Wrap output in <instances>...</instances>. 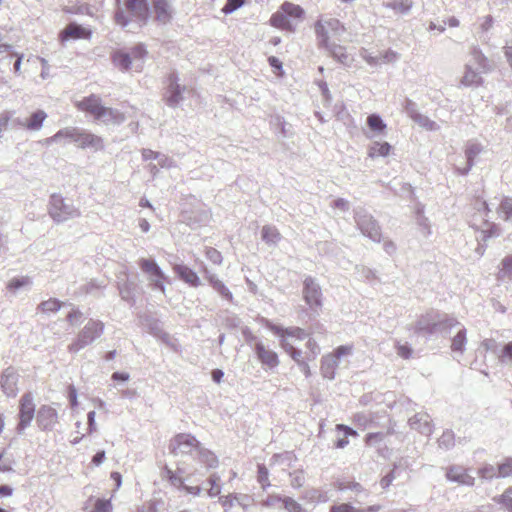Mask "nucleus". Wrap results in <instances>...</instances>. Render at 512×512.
Masks as SVG:
<instances>
[{"instance_id":"1","label":"nucleus","mask_w":512,"mask_h":512,"mask_svg":"<svg viewBox=\"0 0 512 512\" xmlns=\"http://www.w3.org/2000/svg\"><path fill=\"white\" fill-rule=\"evenodd\" d=\"M116 3L115 21L121 27L125 28L132 22L139 26L148 23L151 15L148 0H116Z\"/></svg>"},{"instance_id":"2","label":"nucleus","mask_w":512,"mask_h":512,"mask_svg":"<svg viewBox=\"0 0 512 512\" xmlns=\"http://www.w3.org/2000/svg\"><path fill=\"white\" fill-rule=\"evenodd\" d=\"M77 107L105 125H120L126 120L125 115L118 109L102 105L101 99L96 95L83 98L77 103Z\"/></svg>"},{"instance_id":"3","label":"nucleus","mask_w":512,"mask_h":512,"mask_svg":"<svg viewBox=\"0 0 512 512\" xmlns=\"http://www.w3.org/2000/svg\"><path fill=\"white\" fill-rule=\"evenodd\" d=\"M491 69L487 57L482 51L473 46L470 50V59L465 65L464 75L460 84L465 87L478 86L482 83V74Z\"/></svg>"},{"instance_id":"4","label":"nucleus","mask_w":512,"mask_h":512,"mask_svg":"<svg viewBox=\"0 0 512 512\" xmlns=\"http://www.w3.org/2000/svg\"><path fill=\"white\" fill-rule=\"evenodd\" d=\"M304 10L301 6L291 2H284L280 9L270 19L272 26L293 31L296 24L303 18Z\"/></svg>"},{"instance_id":"5","label":"nucleus","mask_w":512,"mask_h":512,"mask_svg":"<svg viewBox=\"0 0 512 512\" xmlns=\"http://www.w3.org/2000/svg\"><path fill=\"white\" fill-rule=\"evenodd\" d=\"M48 213L57 224L80 216V211L71 201L65 200L60 194L50 197Z\"/></svg>"},{"instance_id":"6","label":"nucleus","mask_w":512,"mask_h":512,"mask_svg":"<svg viewBox=\"0 0 512 512\" xmlns=\"http://www.w3.org/2000/svg\"><path fill=\"white\" fill-rule=\"evenodd\" d=\"M104 332V324L100 320L90 319L77 335V338L68 346L71 353H77L92 344Z\"/></svg>"},{"instance_id":"7","label":"nucleus","mask_w":512,"mask_h":512,"mask_svg":"<svg viewBox=\"0 0 512 512\" xmlns=\"http://www.w3.org/2000/svg\"><path fill=\"white\" fill-rule=\"evenodd\" d=\"M315 32L319 45H328L331 38L340 40L345 32V27L338 19L321 17L315 24Z\"/></svg>"},{"instance_id":"8","label":"nucleus","mask_w":512,"mask_h":512,"mask_svg":"<svg viewBox=\"0 0 512 512\" xmlns=\"http://www.w3.org/2000/svg\"><path fill=\"white\" fill-rule=\"evenodd\" d=\"M354 219L361 233L374 242H380L381 230L373 218L364 208L358 207L354 210Z\"/></svg>"},{"instance_id":"9","label":"nucleus","mask_w":512,"mask_h":512,"mask_svg":"<svg viewBox=\"0 0 512 512\" xmlns=\"http://www.w3.org/2000/svg\"><path fill=\"white\" fill-rule=\"evenodd\" d=\"M200 447L199 441L191 434L180 433L171 439L169 450L174 456L194 455Z\"/></svg>"},{"instance_id":"10","label":"nucleus","mask_w":512,"mask_h":512,"mask_svg":"<svg viewBox=\"0 0 512 512\" xmlns=\"http://www.w3.org/2000/svg\"><path fill=\"white\" fill-rule=\"evenodd\" d=\"M139 266L147 275L149 285L152 289L160 290L162 293H165L167 276L163 273L159 265L154 260L142 258L139 260Z\"/></svg>"},{"instance_id":"11","label":"nucleus","mask_w":512,"mask_h":512,"mask_svg":"<svg viewBox=\"0 0 512 512\" xmlns=\"http://www.w3.org/2000/svg\"><path fill=\"white\" fill-rule=\"evenodd\" d=\"M439 325H441V322L438 320V312L431 311L417 320L414 330L418 335L430 338L437 335Z\"/></svg>"},{"instance_id":"12","label":"nucleus","mask_w":512,"mask_h":512,"mask_svg":"<svg viewBox=\"0 0 512 512\" xmlns=\"http://www.w3.org/2000/svg\"><path fill=\"white\" fill-rule=\"evenodd\" d=\"M303 298L311 309L322 306V291L320 285L312 277H306L303 282Z\"/></svg>"},{"instance_id":"13","label":"nucleus","mask_w":512,"mask_h":512,"mask_svg":"<svg viewBox=\"0 0 512 512\" xmlns=\"http://www.w3.org/2000/svg\"><path fill=\"white\" fill-rule=\"evenodd\" d=\"M35 413V405L33 403V398L30 394H24L20 401V411H19V423L17 425V432L22 434L23 431L31 424V421L34 418Z\"/></svg>"},{"instance_id":"14","label":"nucleus","mask_w":512,"mask_h":512,"mask_svg":"<svg viewBox=\"0 0 512 512\" xmlns=\"http://www.w3.org/2000/svg\"><path fill=\"white\" fill-rule=\"evenodd\" d=\"M484 152V147L480 143L470 140L465 146L466 166L457 168L461 175H467L471 168L476 164L478 156Z\"/></svg>"},{"instance_id":"15","label":"nucleus","mask_w":512,"mask_h":512,"mask_svg":"<svg viewBox=\"0 0 512 512\" xmlns=\"http://www.w3.org/2000/svg\"><path fill=\"white\" fill-rule=\"evenodd\" d=\"M186 90L185 86L178 83V76L171 73L168 77V87L166 92V102L170 107H176L182 100V93Z\"/></svg>"},{"instance_id":"16","label":"nucleus","mask_w":512,"mask_h":512,"mask_svg":"<svg viewBox=\"0 0 512 512\" xmlns=\"http://www.w3.org/2000/svg\"><path fill=\"white\" fill-rule=\"evenodd\" d=\"M173 0H151L153 11L155 14V20L162 24L167 25L173 19Z\"/></svg>"},{"instance_id":"17","label":"nucleus","mask_w":512,"mask_h":512,"mask_svg":"<svg viewBox=\"0 0 512 512\" xmlns=\"http://www.w3.org/2000/svg\"><path fill=\"white\" fill-rule=\"evenodd\" d=\"M266 327L276 334L280 339L295 338L297 340H304L307 338V333L299 327H290L284 328L279 325L272 323L271 321H266Z\"/></svg>"},{"instance_id":"18","label":"nucleus","mask_w":512,"mask_h":512,"mask_svg":"<svg viewBox=\"0 0 512 512\" xmlns=\"http://www.w3.org/2000/svg\"><path fill=\"white\" fill-rule=\"evenodd\" d=\"M254 351L262 365L270 369L276 368L279 365L278 354L267 348L262 342L255 343Z\"/></svg>"},{"instance_id":"19","label":"nucleus","mask_w":512,"mask_h":512,"mask_svg":"<svg viewBox=\"0 0 512 512\" xmlns=\"http://www.w3.org/2000/svg\"><path fill=\"white\" fill-rule=\"evenodd\" d=\"M76 144L79 148L86 149L90 148L95 151L104 148L103 139L93 133H90L84 129L79 128Z\"/></svg>"},{"instance_id":"20","label":"nucleus","mask_w":512,"mask_h":512,"mask_svg":"<svg viewBox=\"0 0 512 512\" xmlns=\"http://www.w3.org/2000/svg\"><path fill=\"white\" fill-rule=\"evenodd\" d=\"M406 109L410 118L420 127L428 131H436L439 129V126L435 121L417 111L416 105L413 102L408 101Z\"/></svg>"},{"instance_id":"21","label":"nucleus","mask_w":512,"mask_h":512,"mask_svg":"<svg viewBox=\"0 0 512 512\" xmlns=\"http://www.w3.org/2000/svg\"><path fill=\"white\" fill-rule=\"evenodd\" d=\"M18 374L13 368H7L1 375V388L8 397H15L18 393Z\"/></svg>"},{"instance_id":"22","label":"nucleus","mask_w":512,"mask_h":512,"mask_svg":"<svg viewBox=\"0 0 512 512\" xmlns=\"http://www.w3.org/2000/svg\"><path fill=\"white\" fill-rule=\"evenodd\" d=\"M39 427L43 430H51L57 423L58 415L54 408L50 406H42L36 417Z\"/></svg>"},{"instance_id":"23","label":"nucleus","mask_w":512,"mask_h":512,"mask_svg":"<svg viewBox=\"0 0 512 512\" xmlns=\"http://www.w3.org/2000/svg\"><path fill=\"white\" fill-rule=\"evenodd\" d=\"M204 277L210 284V286L214 289L215 292L219 294L224 300L228 302H233V294L229 290V288L221 281L218 276L208 269L204 270Z\"/></svg>"},{"instance_id":"24","label":"nucleus","mask_w":512,"mask_h":512,"mask_svg":"<svg viewBox=\"0 0 512 512\" xmlns=\"http://www.w3.org/2000/svg\"><path fill=\"white\" fill-rule=\"evenodd\" d=\"M409 425L423 435H431L433 425L430 416L427 413H417L409 419Z\"/></svg>"},{"instance_id":"25","label":"nucleus","mask_w":512,"mask_h":512,"mask_svg":"<svg viewBox=\"0 0 512 512\" xmlns=\"http://www.w3.org/2000/svg\"><path fill=\"white\" fill-rule=\"evenodd\" d=\"M446 477L451 482L461 485L473 486L475 478L467 473L461 466H451L446 471Z\"/></svg>"},{"instance_id":"26","label":"nucleus","mask_w":512,"mask_h":512,"mask_svg":"<svg viewBox=\"0 0 512 512\" xmlns=\"http://www.w3.org/2000/svg\"><path fill=\"white\" fill-rule=\"evenodd\" d=\"M225 510L233 508L238 505L242 510H246L251 504V497L246 494H229L219 498Z\"/></svg>"},{"instance_id":"27","label":"nucleus","mask_w":512,"mask_h":512,"mask_svg":"<svg viewBox=\"0 0 512 512\" xmlns=\"http://www.w3.org/2000/svg\"><path fill=\"white\" fill-rule=\"evenodd\" d=\"M174 271L181 280H183L190 286L198 287L201 285V281L197 273L190 269L188 266L180 264L175 265Z\"/></svg>"},{"instance_id":"28","label":"nucleus","mask_w":512,"mask_h":512,"mask_svg":"<svg viewBox=\"0 0 512 512\" xmlns=\"http://www.w3.org/2000/svg\"><path fill=\"white\" fill-rule=\"evenodd\" d=\"M339 365V361L335 359L330 353L324 355L321 359V374L324 378L333 380L336 375V369Z\"/></svg>"},{"instance_id":"29","label":"nucleus","mask_w":512,"mask_h":512,"mask_svg":"<svg viewBox=\"0 0 512 512\" xmlns=\"http://www.w3.org/2000/svg\"><path fill=\"white\" fill-rule=\"evenodd\" d=\"M90 35L85 28L77 23L68 24L65 29L61 32L60 37L62 41H66L69 38L81 39L86 38Z\"/></svg>"},{"instance_id":"30","label":"nucleus","mask_w":512,"mask_h":512,"mask_svg":"<svg viewBox=\"0 0 512 512\" xmlns=\"http://www.w3.org/2000/svg\"><path fill=\"white\" fill-rule=\"evenodd\" d=\"M321 47H324L329 54L338 62L342 64H348L350 61V57L346 52L345 47L336 44L335 42H328V45H320Z\"/></svg>"},{"instance_id":"31","label":"nucleus","mask_w":512,"mask_h":512,"mask_svg":"<svg viewBox=\"0 0 512 512\" xmlns=\"http://www.w3.org/2000/svg\"><path fill=\"white\" fill-rule=\"evenodd\" d=\"M47 118V113L44 110H37L33 112L30 117L22 125L30 131H39L44 121Z\"/></svg>"},{"instance_id":"32","label":"nucleus","mask_w":512,"mask_h":512,"mask_svg":"<svg viewBox=\"0 0 512 512\" xmlns=\"http://www.w3.org/2000/svg\"><path fill=\"white\" fill-rule=\"evenodd\" d=\"M113 64L121 71H128L133 68L131 55L123 50H116L112 54Z\"/></svg>"},{"instance_id":"33","label":"nucleus","mask_w":512,"mask_h":512,"mask_svg":"<svg viewBox=\"0 0 512 512\" xmlns=\"http://www.w3.org/2000/svg\"><path fill=\"white\" fill-rule=\"evenodd\" d=\"M438 320H440L441 325L437 327V335L440 334L444 337L450 334L452 328L456 326H461L460 322H458L456 318L448 316L446 314H440L439 312Z\"/></svg>"},{"instance_id":"34","label":"nucleus","mask_w":512,"mask_h":512,"mask_svg":"<svg viewBox=\"0 0 512 512\" xmlns=\"http://www.w3.org/2000/svg\"><path fill=\"white\" fill-rule=\"evenodd\" d=\"M128 53L131 55V62L133 64V68L136 71H140L142 69L144 58L147 54L145 46L143 44H137L134 47H132L130 52Z\"/></svg>"},{"instance_id":"35","label":"nucleus","mask_w":512,"mask_h":512,"mask_svg":"<svg viewBox=\"0 0 512 512\" xmlns=\"http://www.w3.org/2000/svg\"><path fill=\"white\" fill-rule=\"evenodd\" d=\"M32 285V280L28 276L16 277L12 278L8 284L7 289L12 294H17L19 291L23 289H28Z\"/></svg>"},{"instance_id":"36","label":"nucleus","mask_w":512,"mask_h":512,"mask_svg":"<svg viewBox=\"0 0 512 512\" xmlns=\"http://www.w3.org/2000/svg\"><path fill=\"white\" fill-rule=\"evenodd\" d=\"M466 329L461 325L456 335L452 338L451 349L453 352L463 354L466 346Z\"/></svg>"},{"instance_id":"37","label":"nucleus","mask_w":512,"mask_h":512,"mask_svg":"<svg viewBox=\"0 0 512 512\" xmlns=\"http://www.w3.org/2000/svg\"><path fill=\"white\" fill-rule=\"evenodd\" d=\"M499 281L505 282L512 280V255H508L501 261V267L497 274Z\"/></svg>"},{"instance_id":"38","label":"nucleus","mask_w":512,"mask_h":512,"mask_svg":"<svg viewBox=\"0 0 512 512\" xmlns=\"http://www.w3.org/2000/svg\"><path fill=\"white\" fill-rule=\"evenodd\" d=\"M79 128L78 127H65L56 132L59 143L67 144V143H76L77 135Z\"/></svg>"},{"instance_id":"39","label":"nucleus","mask_w":512,"mask_h":512,"mask_svg":"<svg viewBox=\"0 0 512 512\" xmlns=\"http://www.w3.org/2000/svg\"><path fill=\"white\" fill-rule=\"evenodd\" d=\"M119 294L124 301L134 303L135 283L128 280L118 283Z\"/></svg>"},{"instance_id":"40","label":"nucleus","mask_w":512,"mask_h":512,"mask_svg":"<svg viewBox=\"0 0 512 512\" xmlns=\"http://www.w3.org/2000/svg\"><path fill=\"white\" fill-rule=\"evenodd\" d=\"M196 456L199 461L205 464L208 468H215L218 465V459L211 451L203 448L201 445L197 450Z\"/></svg>"},{"instance_id":"41","label":"nucleus","mask_w":512,"mask_h":512,"mask_svg":"<svg viewBox=\"0 0 512 512\" xmlns=\"http://www.w3.org/2000/svg\"><path fill=\"white\" fill-rule=\"evenodd\" d=\"M262 240L265 241L268 245H276L280 239L281 235L278 230L273 227L266 225L261 230Z\"/></svg>"},{"instance_id":"42","label":"nucleus","mask_w":512,"mask_h":512,"mask_svg":"<svg viewBox=\"0 0 512 512\" xmlns=\"http://www.w3.org/2000/svg\"><path fill=\"white\" fill-rule=\"evenodd\" d=\"M280 346L298 365L304 362L302 358V351L296 349L290 341L287 339H280Z\"/></svg>"},{"instance_id":"43","label":"nucleus","mask_w":512,"mask_h":512,"mask_svg":"<svg viewBox=\"0 0 512 512\" xmlns=\"http://www.w3.org/2000/svg\"><path fill=\"white\" fill-rule=\"evenodd\" d=\"M336 487L339 491L351 490V491L355 492L357 495H361L364 497L368 496V492L358 482L339 481V482H337Z\"/></svg>"},{"instance_id":"44","label":"nucleus","mask_w":512,"mask_h":512,"mask_svg":"<svg viewBox=\"0 0 512 512\" xmlns=\"http://www.w3.org/2000/svg\"><path fill=\"white\" fill-rule=\"evenodd\" d=\"M206 482L210 486L207 489V494L209 497L214 498V497L220 495V493H221V485H220L221 477L218 474H216V473L211 474Z\"/></svg>"},{"instance_id":"45","label":"nucleus","mask_w":512,"mask_h":512,"mask_svg":"<svg viewBox=\"0 0 512 512\" xmlns=\"http://www.w3.org/2000/svg\"><path fill=\"white\" fill-rule=\"evenodd\" d=\"M498 213L505 221L512 223V198L504 197L501 200Z\"/></svg>"},{"instance_id":"46","label":"nucleus","mask_w":512,"mask_h":512,"mask_svg":"<svg viewBox=\"0 0 512 512\" xmlns=\"http://www.w3.org/2000/svg\"><path fill=\"white\" fill-rule=\"evenodd\" d=\"M391 145L387 142H374L369 150V156L374 158L378 156L385 157L389 154Z\"/></svg>"},{"instance_id":"47","label":"nucleus","mask_w":512,"mask_h":512,"mask_svg":"<svg viewBox=\"0 0 512 512\" xmlns=\"http://www.w3.org/2000/svg\"><path fill=\"white\" fill-rule=\"evenodd\" d=\"M487 228L482 229L477 236V239L479 241L486 242L490 238L498 237L500 235L499 228L494 223H488V221L485 222Z\"/></svg>"},{"instance_id":"48","label":"nucleus","mask_w":512,"mask_h":512,"mask_svg":"<svg viewBox=\"0 0 512 512\" xmlns=\"http://www.w3.org/2000/svg\"><path fill=\"white\" fill-rule=\"evenodd\" d=\"M367 125L373 132L378 134L383 133L386 129V124L378 114H371L368 116Z\"/></svg>"},{"instance_id":"49","label":"nucleus","mask_w":512,"mask_h":512,"mask_svg":"<svg viewBox=\"0 0 512 512\" xmlns=\"http://www.w3.org/2000/svg\"><path fill=\"white\" fill-rule=\"evenodd\" d=\"M455 445V435L450 429L445 430L438 439V446L441 449L449 450Z\"/></svg>"},{"instance_id":"50","label":"nucleus","mask_w":512,"mask_h":512,"mask_svg":"<svg viewBox=\"0 0 512 512\" xmlns=\"http://www.w3.org/2000/svg\"><path fill=\"white\" fill-rule=\"evenodd\" d=\"M61 308V302L58 299L51 298L38 305V310L42 313H55Z\"/></svg>"},{"instance_id":"51","label":"nucleus","mask_w":512,"mask_h":512,"mask_svg":"<svg viewBox=\"0 0 512 512\" xmlns=\"http://www.w3.org/2000/svg\"><path fill=\"white\" fill-rule=\"evenodd\" d=\"M386 7H389L401 14H407L412 7V2L408 0H394L387 3Z\"/></svg>"},{"instance_id":"52","label":"nucleus","mask_w":512,"mask_h":512,"mask_svg":"<svg viewBox=\"0 0 512 512\" xmlns=\"http://www.w3.org/2000/svg\"><path fill=\"white\" fill-rule=\"evenodd\" d=\"M497 502L501 504L507 512H512V486L504 491L497 499Z\"/></svg>"},{"instance_id":"53","label":"nucleus","mask_w":512,"mask_h":512,"mask_svg":"<svg viewBox=\"0 0 512 512\" xmlns=\"http://www.w3.org/2000/svg\"><path fill=\"white\" fill-rule=\"evenodd\" d=\"M479 476L486 480H491L498 477L497 466L486 464L481 469H479Z\"/></svg>"},{"instance_id":"54","label":"nucleus","mask_w":512,"mask_h":512,"mask_svg":"<svg viewBox=\"0 0 512 512\" xmlns=\"http://www.w3.org/2000/svg\"><path fill=\"white\" fill-rule=\"evenodd\" d=\"M284 497L279 494H269L266 499L262 500V505L267 508H275L283 506Z\"/></svg>"},{"instance_id":"55","label":"nucleus","mask_w":512,"mask_h":512,"mask_svg":"<svg viewBox=\"0 0 512 512\" xmlns=\"http://www.w3.org/2000/svg\"><path fill=\"white\" fill-rule=\"evenodd\" d=\"M498 477L506 478L512 475V458H506L497 465Z\"/></svg>"},{"instance_id":"56","label":"nucleus","mask_w":512,"mask_h":512,"mask_svg":"<svg viewBox=\"0 0 512 512\" xmlns=\"http://www.w3.org/2000/svg\"><path fill=\"white\" fill-rule=\"evenodd\" d=\"M269 472L267 467L264 464H258V475L257 480L261 484L263 489H266L270 486L269 482Z\"/></svg>"},{"instance_id":"57","label":"nucleus","mask_w":512,"mask_h":512,"mask_svg":"<svg viewBox=\"0 0 512 512\" xmlns=\"http://www.w3.org/2000/svg\"><path fill=\"white\" fill-rule=\"evenodd\" d=\"M283 507L287 512H306V510L291 497H284Z\"/></svg>"},{"instance_id":"58","label":"nucleus","mask_w":512,"mask_h":512,"mask_svg":"<svg viewBox=\"0 0 512 512\" xmlns=\"http://www.w3.org/2000/svg\"><path fill=\"white\" fill-rule=\"evenodd\" d=\"M306 346L308 349L307 358L309 360L315 359L320 353V346L318 345V343L313 338H309L306 343Z\"/></svg>"},{"instance_id":"59","label":"nucleus","mask_w":512,"mask_h":512,"mask_svg":"<svg viewBox=\"0 0 512 512\" xmlns=\"http://www.w3.org/2000/svg\"><path fill=\"white\" fill-rule=\"evenodd\" d=\"M112 504L107 499H97L95 501L94 509L91 512H111Z\"/></svg>"},{"instance_id":"60","label":"nucleus","mask_w":512,"mask_h":512,"mask_svg":"<svg viewBox=\"0 0 512 512\" xmlns=\"http://www.w3.org/2000/svg\"><path fill=\"white\" fill-rule=\"evenodd\" d=\"M499 359L504 364L512 363V341L502 348Z\"/></svg>"},{"instance_id":"61","label":"nucleus","mask_w":512,"mask_h":512,"mask_svg":"<svg viewBox=\"0 0 512 512\" xmlns=\"http://www.w3.org/2000/svg\"><path fill=\"white\" fill-rule=\"evenodd\" d=\"M244 3V0H227L226 4L222 8V12L226 15L233 13L240 8Z\"/></svg>"},{"instance_id":"62","label":"nucleus","mask_w":512,"mask_h":512,"mask_svg":"<svg viewBox=\"0 0 512 512\" xmlns=\"http://www.w3.org/2000/svg\"><path fill=\"white\" fill-rule=\"evenodd\" d=\"M330 512H364V511L357 509L350 503H342V504L331 506Z\"/></svg>"},{"instance_id":"63","label":"nucleus","mask_w":512,"mask_h":512,"mask_svg":"<svg viewBox=\"0 0 512 512\" xmlns=\"http://www.w3.org/2000/svg\"><path fill=\"white\" fill-rule=\"evenodd\" d=\"M353 347L350 345H341L338 346L332 353H330L332 356H335L336 360H340L343 356H348L352 354Z\"/></svg>"},{"instance_id":"64","label":"nucleus","mask_w":512,"mask_h":512,"mask_svg":"<svg viewBox=\"0 0 512 512\" xmlns=\"http://www.w3.org/2000/svg\"><path fill=\"white\" fill-rule=\"evenodd\" d=\"M206 257L214 264L220 265L222 263V255L221 253L212 247H208L206 249Z\"/></svg>"}]
</instances>
